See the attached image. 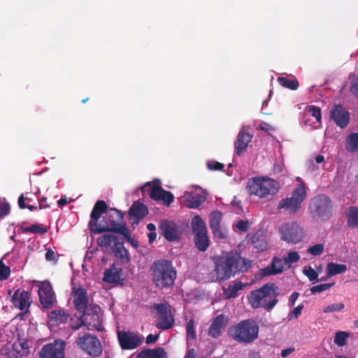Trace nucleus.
<instances>
[{"mask_svg":"<svg viewBox=\"0 0 358 358\" xmlns=\"http://www.w3.org/2000/svg\"><path fill=\"white\" fill-rule=\"evenodd\" d=\"M215 281L224 282L236 274L247 272L252 266V261L243 257L240 253L231 251L213 257Z\"/></svg>","mask_w":358,"mask_h":358,"instance_id":"nucleus-1","label":"nucleus"},{"mask_svg":"<svg viewBox=\"0 0 358 358\" xmlns=\"http://www.w3.org/2000/svg\"><path fill=\"white\" fill-rule=\"evenodd\" d=\"M152 281L159 289L172 287L177 276L172 262L166 259L155 261L150 267Z\"/></svg>","mask_w":358,"mask_h":358,"instance_id":"nucleus-2","label":"nucleus"},{"mask_svg":"<svg viewBox=\"0 0 358 358\" xmlns=\"http://www.w3.org/2000/svg\"><path fill=\"white\" fill-rule=\"evenodd\" d=\"M278 289L274 283H266L250 293L248 297L249 303L253 308L263 307L267 311H271L278 302Z\"/></svg>","mask_w":358,"mask_h":358,"instance_id":"nucleus-3","label":"nucleus"},{"mask_svg":"<svg viewBox=\"0 0 358 358\" xmlns=\"http://www.w3.org/2000/svg\"><path fill=\"white\" fill-rule=\"evenodd\" d=\"M123 214L119 210L111 208L108 214L103 217V224L95 228V234L114 232L122 235L127 241H131L130 231L123 222Z\"/></svg>","mask_w":358,"mask_h":358,"instance_id":"nucleus-4","label":"nucleus"},{"mask_svg":"<svg viewBox=\"0 0 358 358\" xmlns=\"http://www.w3.org/2000/svg\"><path fill=\"white\" fill-rule=\"evenodd\" d=\"M228 333L236 341L250 343L258 338L259 326L254 320L248 319L229 327Z\"/></svg>","mask_w":358,"mask_h":358,"instance_id":"nucleus-5","label":"nucleus"},{"mask_svg":"<svg viewBox=\"0 0 358 358\" xmlns=\"http://www.w3.org/2000/svg\"><path fill=\"white\" fill-rule=\"evenodd\" d=\"M248 188L250 194L263 199L276 194L280 189V184L268 177H257L249 180Z\"/></svg>","mask_w":358,"mask_h":358,"instance_id":"nucleus-6","label":"nucleus"},{"mask_svg":"<svg viewBox=\"0 0 358 358\" xmlns=\"http://www.w3.org/2000/svg\"><path fill=\"white\" fill-rule=\"evenodd\" d=\"M306 196L305 184H299L293 190L290 197H287L280 201L277 208L278 210L283 209L289 215H295L300 209Z\"/></svg>","mask_w":358,"mask_h":358,"instance_id":"nucleus-7","label":"nucleus"},{"mask_svg":"<svg viewBox=\"0 0 358 358\" xmlns=\"http://www.w3.org/2000/svg\"><path fill=\"white\" fill-rule=\"evenodd\" d=\"M309 209L313 217L327 219L332 213L331 201L326 195H317L310 200Z\"/></svg>","mask_w":358,"mask_h":358,"instance_id":"nucleus-8","label":"nucleus"},{"mask_svg":"<svg viewBox=\"0 0 358 358\" xmlns=\"http://www.w3.org/2000/svg\"><path fill=\"white\" fill-rule=\"evenodd\" d=\"M192 227L194 234L195 246L199 251L205 252L208 249L210 243L206 227L199 215L194 217Z\"/></svg>","mask_w":358,"mask_h":358,"instance_id":"nucleus-9","label":"nucleus"},{"mask_svg":"<svg viewBox=\"0 0 358 358\" xmlns=\"http://www.w3.org/2000/svg\"><path fill=\"white\" fill-rule=\"evenodd\" d=\"M281 240L288 243H297L304 238V231L296 222H291L282 224L280 229Z\"/></svg>","mask_w":358,"mask_h":358,"instance_id":"nucleus-10","label":"nucleus"},{"mask_svg":"<svg viewBox=\"0 0 358 358\" xmlns=\"http://www.w3.org/2000/svg\"><path fill=\"white\" fill-rule=\"evenodd\" d=\"M84 322L89 330L101 331L103 329V317L99 306L91 304L88 309L81 313Z\"/></svg>","mask_w":358,"mask_h":358,"instance_id":"nucleus-11","label":"nucleus"},{"mask_svg":"<svg viewBox=\"0 0 358 358\" xmlns=\"http://www.w3.org/2000/svg\"><path fill=\"white\" fill-rule=\"evenodd\" d=\"M154 308L156 309L158 316L156 327L162 330L171 329L174 324L171 306L168 303H155Z\"/></svg>","mask_w":358,"mask_h":358,"instance_id":"nucleus-12","label":"nucleus"},{"mask_svg":"<svg viewBox=\"0 0 358 358\" xmlns=\"http://www.w3.org/2000/svg\"><path fill=\"white\" fill-rule=\"evenodd\" d=\"M142 190L143 192H148L152 200L162 201L167 206L173 202V194L157 185H151L150 182H147L143 187Z\"/></svg>","mask_w":358,"mask_h":358,"instance_id":"nucleus-13","label":"nucleus"},{"mask_svg":"<svg viewBox=\"0 0 358 358\" xmlns=\"http://www.w3.org/2000/svg\"><path fill=\"white\" fill-rule=\"evenodd\" d=\"M76 344L80 349L93 357H98L102 352V348L96 336L91 334H85L76 340Z\"/></svg>","mask_w":358,"mask_h":358,"instance_id":"nucleus-14","label":"nucleus"},{"mask_svg":"<svg viewBox=\"0 0 358 358\" xmlns=\"http://www.w3.org/2000/svg\"><path fill=\"white\" fill-rule=\"evenodd\" d=\"M40 303L45 309H50L54 306L57 301L56 294L53 290L51 283L48 281L40 282L38 290Z\"/></svg>","mask_w":358,"mask_h":358,"instance_id":"nucleus-15","label":"nucleus"},{"mask_svg":"<svg viewBox=\"0 0 358 358\" xmlns=\"http://www.w3.org/2000/svg\"><path fill=\"white\" fill-rule=\"evenodd\" d=\"M71 296L75 309L80 314L85 312L92 304L89 303L90 299L86 289L81 286L72 288Z\"/></svg>","mask_w":358,"mask_h":358,"instance_id":"nucleus-16","label":"nucleus"},{"mask_svg":"<svg viewBox=\"0 0 358 358\" xmlns=\"http://www.w3.org/2000/svg\"><path fill=\"white\" fill-rule=\"evenodd\" d=\"M117 338L122 350H133L141 343V338L134 333L119 331Z\"/></svg>","mask_w":358,"mask_h":358,"instance_id":"nucleus-17","label":"nucleus"},{"mask_svg":"<svg viewBox=\"0 0 358 358\" xmlns=\"http://www.w3.org/2000/svg\"><path fill=\"white\" fill-rule=\"evenodd\" d=\"M185 205L189 208H197L206 200V194L202 189L185 192L183 196Z\"/></svg>","mask_w":358,"mask_h":358,"instance_id":"nucleus-18","label":"nucleus"},{"mask_svg":"<svg viewBox=\"0 0 358 358\" xmlns=\"http://www.w3.org/2000/svg\"><path fill=\"white\" fill-rule=\"evenodd\" d=\"M284 270L285 264L282 259L275 256L267 266L259 270L257 276L259 279H262L267 276L280 274Z\"/></svg>","mask_w":358,"mask_h":358,"instance_id":"nucleus-19","label":"nucleus"},{"mask_svg":"<svg viewBox=\"0 0 358 358\" xmlns=\"http://www.w3.org/2000/svg\"><path fill=\"white\" fill-rule=\"evenodd\" d=\"M64 343L55 341L45 345L39 355L41 358H64Z\"/></svg>","mask_w":358,"mask_h":358,"instance_id":"nucleus-20","label":"nucleus"},{"mask_svg":"<svg viewBox=\"0 0 358 358\" xmlns=\"http://www.w3.org/2000/svg\"><path fill=\"white\" fill-rule=\"evenodd\" d=\"M108 206L106 203L103 200L97 201L90 213V221L89 222L88 226L90 230L95 234V228H99L97 222L103 213L107 211Z\"/></svg>","mask_w":358,"mask_h":358,"instance_id":"nucleus-21","label":"nucleus"},{"mask_svg":"<svg viewBox=\"0 0 358 358\" xmlns=\"http://www.w3.org/2000/svg\"><path fill=\"white\" fill-rule=\"evenodd\" d=\"M13 305L20 310L28 311L32 301L30 299V293L27 291L17 289L11 296Z\"/></svg>","mask_w":358,"mask_h":358,"instance_id":"nucleus-22","label":"nucleus"},{"mask_svg":"<svg viewBox=\"0 0 358 358\" xmlns=\"http://www.w3.org/2000/svg\"><path fill=\"white\" fill-rule=\"evenodd\" d=\"M331 118L337 126L342 129L345 128L350 121V113L345 110L340 104L335 105L330 114Z\"/></svg>","mask_w":358,"mask_h":358,"instance_id":"nucleus-23","label":"nucleus"},{"mask_svg":"<svg viewBox=\"0 0 358 358\" xmlns=\"http://www.w3.org/2000/svg\"><path fill=\"white\" fill-rule=\"evenodd\" d=\"M148 214V208L145 205L139 201L134 202L129 210V217L131 220H133V224H138Z\"/></svg>","mask_w":358,"mask_h":358,"instance_id":"nucleus-24","label":"nucleus"},{"mask_svg":"<svg viewBox=\"0 0 358 358\" xmlns=\"http://www.w3.org/2000/svg\"><path fill=\"white\" fill-rule=\"evenodd\" d=\"M222 217V213L220 210H213L210 215L209 221V226L213 235L220 239H224L227 237L225 233L220 229Z\"/></svg>","mask_w":358,"mask_h":358,"instance_id":"nucleus-25","label":"nucleus"},{"mask_svg":"<svg viewBox=\"0 0 358 358\" xmlns=\"http://www.w3.org/2000/svg\"><path fill=\"white\" fill-rule=\"evenodd\" d=\"M227 316L223 314L217 315L210 325L208 335L215 338L219 337L222 334V331L227 327Z\"/></svg>","mask_w":358,"mask_h":358,"instance_id":"nucleus-26","label":"nucleus"},{"mask_svg":"<svg viewBox=\"0 0 358 358\" xmlns=\"http://www.w3.org/2000/svg\"><path fill=\"white\" fill-rule=\"evenodd\" d=\"M103 275V280L108 283L119 285L124 280L122 268L115 267L114 264L105 270Z\"/></svg>","mask_w":358,"mask_h":358,"instance_id":"nucleus-27","label":"nucleus"},{"mask_svg":"<svg viewBox=\"0 0 358 358\" xmlns=\"http://www.w3.org/2000/svg\"><path fill=\"white\" fill-rule=\"evenodd\" d=\"M252 135L244 130L239 131L237 139L234 142L235 153L238 156H241L247 150L248 143L252 141Z\"/></svg>","mask_w":358,"mask_h":358,"instance_id":"nucleus-28","label":"nucleus"},{"mask_svg":"<svg viewBox=\"0 0 358 358\" xmlns=\"http://www.w3.org/2000/svg\"><path fill=\"white\" fill-rule=\"evenodd\" d=\"M161 234L169 241H173L178 239L176 226L174 223L168 220H162L159 227Z\"/></svg>","mask_w":358,"mask_h":358,"instance_id":"nucleus-29","label":"nucleus"},{"mask_svg":"<svg viewBox=\"0 0 358 358\" xmlns=\"http://www.w3.org/2000/svg\"><path fill=\"white\" fill-rule=\"evenodd\" d=\"M49 321L54 325L66 323L70 317V314L62 309L54 310L48 315Z\"/></svg>","mask_w":358,"mask_h":358,"instance_id":"nucleus-30","label":"nucleus"},{"mask_svg":"<svg viewBox=\"0 0 358 358\" xmlns=\"http://www.w3.org/2000/svg\"><path fill=\"white\" fill-rule=\"evenodd\" d=\"M136 358H167L166 352L161 348L155 349H145L141 351L136 356Z\"/></svg>","mask_w":358,"mask_h":358,"instance_id":"nucleus-31","label":"nucleus"},{"mask_svg":"<svg viewBox=\"0 0 358 358\" xmlns=\"http://www.w3.org/2000/svg\"><path fill=\"white\" fill-rule=\"evenodd\" d=\"M113 251L115 257L120 259L122 264H126L130 262L128 250L124 248L123 242H115Z\"/></svg>","mask_w":358,"mask_h":358,"instance_id":"nucleus-32","label":"nucleus"},{"mask_svg":"<svg viewBox=\"0 0 358 358\" xmlns=\"http://www.w3.org/2000/svg\"><path fill=\"white\" fill-rule=\"evenodd\" d=\"M15 355L19 357L18 358L25 357L29 352V345L26 341H20L14 342L13 343Z\"/></svg>","mask_w":358,"mask_h":358,"instance_id":"nucleus-33","label":"nucleus"},{"mask_svg":"<svg viewBox=\"0 0 358 358\" xmlns=\"http://www.w3.org/2000/svg\"><path fill=\"white\" fill-rule=\"evenodd\" d=\"M346 271L347 266L345 264L330 262L328 263L327 265V277H331L337 274H341L345 273Z\"/></svg>","mask_w":358,"mask_h":358,"instance_id":"nucleus-34","label":"nucleus"},{"mask_svg":"<svg viewBox=\"0 0 358 358\" xmlns=\"http://www.w3.org/2000/svg\"><path fill=\"white\" fill-rule=\"evenodd\" d=\"M243 287L244 285L241 282H235L224 289V294L227 299L234 298L237 296L238 292L243 289Z\"/></svg>","mask_w":358,"mask_h":358,"instance_id":"nucleus-35","label":"nucleus"},{"mask_svg":"<svg viewBox=\"0 0 358 358\" xmlns=\"http://www.w3.org/2000/svg\"><path fill=\"white\" fill-rule=\"evenodd\" d=\"M345 148L350 152L358 151V133H352L348 136Z\"/></svg>","mask_w":358,"mask_h":358,"instance_id":"nucleus-36","label":"nucleus"},{"mask_svg":"<svg viewBox=\"0 0 358 358\" xmlns=\"http://www.w3.org/2000/svg\"><path fill=\"white\" fill-rule=\"evenodd\" d=\"M348 224L350 227H356L358 226V208L350 206L347 213Z\"/></svg>","mask_w":358,"mask_h":358,"instance_id":"nucleus-37","label":"nucleus"},{"mask_svg":"<svg viewBox=\"0 0 358 358\" xmlns=\"http://www.w3.org/2000/svg\"><path fill=\"white\" fill-rule=\"evenodd\" d=\"M278 83L282 87L292 90H296L299 88V83L298 80L294 79H289L287 77L278 78Z\"/></svg>","mask_w":358,"mask_h":358,"instance_id":"nucleus-38","label":"nucleus"},{"mask_svg":"<svg viewBox=\"0 0 358 358\" xmlns=\"http://www.w3.org/2000/svg\"><path fill=\"white\" fill-rule=\"evenodd\" d=\"M36 197L35 194L31 193H25L22 194L19 198H18V206L20 209H24L26 208V203L25 201L27 202V203H31L34 201V198Z\"/></svg>","mask_w":358,"mask_h":358,"instance_id":"nucleus-39","label":"nucleus"},{"mask_svg":"<svg viewBox=\"0 0 358 358\" xmlns=\"http://www.w3.org/2000/svg\"><path fill=\"white\" fill-rule=\"evenodd\" d=\"M350 334L346 331H337L334 337V343L338 346L343 347L348 343V338Z\"/></svg>","mask_w":358,"mask_h":358,"instance_id":"nucleus-40","label":"nucleus"},{"mask_svg":"<svg viewBox=\"0 0 358 358\" xmlns=\"http://www.w3.org/2000/svg\"><path fill=\"white\" fill-rule=\"evenodd\" d=\"M117 240L116 236L110 234H105L99 237L97 240L98 243L101 247L108 248L110 246L113 242L115 243Z\"/></svg>","mask_w":358,"mask_h":358,"instance_id":"nucleus-41","label":"nucleus"},{"mask_svg":"<svg viewBox=\"0 0 358 358\" xmlns=\"http://www.w3.org/2000/svg\"><path fill=\"white\" fill-rule=\"evenodd\" d=\"M300 259L299 253L296 251H291L287 253V257L282 259L285 266L288 264V268L291 266L293 263L297 262Z\"/></svg>","mask_w":358,"mask_h":358,"instance_id":"nucleus-42","label":"nucleus"},{"mask_svg":"<svg viewBox=\"0 0 358 358\" xmlns=\"http://www.w3.org/2000/svg\"><path fill=\"white\" fill-rule=\"evenodd\" d=\"M15 354L13 344H6L1 348V355L5 358H18L19 357L15 356Z\"/></svg>","mask_w":358,"mask_h":358,"instance_id":"nucleus-43","label":"nucleus"},{"mask_svg":"<svg viewBox=\"0 0 358 358\" xmlns=\"http://www.w3.org/2000/svg\"><path fill=\"white\" fill-rule=\"evenodd\" d=\"M23 232L43 234L47 232V229L42 224H36L24 228Z\"/></svg>","mask_w":358,"mask_h":358,"instance_id":"nucleus-44","label":"nucleus"},{"mask_svg":"<svg viewBox=\"0 0 358 358\" xmlns=\"http://www.w3.org/2000/svg\"><path fill=\"white\" fill-rule=\"evenodd\" d=\"M186 334L187 339H194L196 334L195 331V322L194 319H191L186 324Z\"/></svg>","mask_w":358,"mask_h":358,"instance_id":"nucleus-45","label":"nucleus"},{"mask_svg":"<svg viewBox=\"0 0 358 358\" xmlns=\"http://www.w3.org/2000/svg\"><path fill=\"white\" fill-rule=\"evenodd\" d=\"M252 243L259 251H263L267 248V243L257 235L253 236Z\"/></svg>","mask_w":358,"mask_h":358,"instance_id":"nucleus-46","label":"nucleus"},{"mask_svg":"<svg viewBox=\"0 0 358 358\" xmlns=\"http://www.w3.org/2000/svg\"><path fill=\"white\" fill-rule=\"evenodd\" d=\"M334 285V282L320 284L310 288L312 294L320 293L330 289Z\"/></svg>","mask_w":358,"mask_h":358,"instance_id":"nucleus-47","label":"nucleus"},{"mask_svg":"<svg viewBox=\"0 0 358 358\" xmlns=\"http://www.w3.org/2000/svg\"><path fill=\"white\" fill-rule=\"evenodd\" d=\"M345 307L343 303H336L327 306L324 310V313H329L342 310Z\"/></svg>","mask_w":358,"mask_h":358,"instance_id":"nucleus-48","label":"nucleus"},{"mask_svg":"<svg viewBox=\"0 0 358 358\" xmlns=\"http://www.w3.org/2000/svg\"><path fill=\"white\" fill-rule=\"evenodd\" d=\"M308 112L310 115L315 117L317 122H321L322 121V115H321V109L315 106H311L308 108Z\"/></svg>","mask_w":358,"mask_h":358,"instance_id":"nucleus-49","label":"nucleus"},{"mask_svg":"<svg viewBox=\"0 0 358 358\" xmlns=\"http://www.w3.org/2000/svg\"><path fill=\"white\" fill-rule=\"evenodd\" d=\"M308 252L314 256H319L324 252V245L318 243L310 247Z\"/></svg>","mask_w":358,"mask_h":358,"instance_id":"nucleus-50","label":"nucleus"},{"mask_svg":"<svg viewBox=\"0 0 358 358\" xmlns=\"http://www.w3.org/2000/svg\"><path fill=\"white\" fill-rule=\"evenodd\" d=\"M303 273L308 277L310 281L317 280L318 273L311 266H309L308 268H303Z\"/></svg>","mask_w":358,"mask_h":358,"instance_id":"nucleus-51","label":"nucleus"},{"mask_svg":"<svg viewBox=\"0 0 358 358\" xmlns=\"http://www.w3.org/2000/svg\"><path fill=\"white\" fill-rule=\"evenodd\" d=\"M10 273V269L8 266L0 262V280H4L8 278Z\"/></svg>","mask_w":358,"mask_h":358,"instance_id":"nucleus-52","label":"nucleus"},{"mask_svg":"<svg viewBox=\"0 0 358 358\" xmlns=\"http://www.w3.org/2000/svg\"><path fill=\"white\" fill-rule=\"evenodd\" d=\"M303 308V305H299L294 308V310H292L288 315L289 320H291L294 318H297L301 314V310Z\"/></svg>","mask_w":358,"mask_h":358,"instance_id":"nucleus-53","label":"nucleus"},{"mask_svg":"<svg viewBox=\"0 0 358 358\" xmlns=\"http://www.w3.org/2000/svg\"><path fill=\"white\" fill-rule=\"evenodd\" d=\"M10 212V206L8 203L0 204V218H3L8 215Z\"/></svg>","mask_w":358,"mask_h":358,"instance_id":"nucleus-54","label":"nucleus"},{"mask_svg":"<svg viewBox=\"0 0 358 358\" xmlns=\"http://www.w3.org/2000/svg\"><path fill=\"white\" fill-rule=\"evenodd\" d=\"M208 168L213 171H222L224 169V164L218 162H208Z\"/></svg>","mask_w":358,"mask_h":358,"instance_id":"nucleus-55","label":"nucleus"},{"mask_svg":"<svg viewBox=\"0 0 358 358\" xmlns=\"http://www.w3.org/2000/svg\"><path fill=\"white\" fill-rule=\"evenodd\" d=\"M45 259L48 262H53L55 264H56L57 262L55 252L50 248H48L46 250Z\"/></svg>","mask_w":358,"mask_h":358,"instance_id":"nucleus-56","label":"nucleus"},{"mask_svg":"<svg viewBox=\"0 0 358 358\" xmlns=\"http://www.w3.org/2000/svg\"><path fill=\"white\" fill-rule=\"evenodd\" d=\"M248 226H249L248 222L244 221L243 220H239L236 224V228L239 231H243V232H245L248 230Z\"/></svg>","mask_w":358,"mask_h":358,"instance_id":"nucleus-57","label":"nucleus"},{"mask_svg":"<svg viewBox=\"0 0 358 358\" xmlns=\"http://www.w3.org/2000/svg\"><path fill=\"white\" fill-rule=\"evenodd\" d=\"M83 326H86V324L84 322V320H83V318L81 315H80L78 320L76 323H71V329L75 330V331L79 329Z\"/></svg>","mask_w":358,"mask_h":358,"instance_id":"nucleus-58","label":"nucleus"},{"mask_svg":"<svg viewBox=\"0 0 358 358\" xmlns=\"http://www.w3.org/2000/svg\"><path fill=\"white\" fill-rule=\"evenodd\" d=\"M299 296V294L297 292H294L290 295L289 299V306H294L295 302H296V299H298Z\"/></svg>","mask_w":358,"mask_h":358,"instance_id":"nucleus-59","label":"nucleus"},{"mask_svg":"<svg viewBox=\"0 0 358 358\" xmlns=\"http://www.w3.org/2000/svg\"><path fill=\"white\" fill-rule=\"evenodd\" d=\"M38 208L45 209L50 208V205L47 203V198L43 197L38 200Z\"/></svg>","mask_w":358,"mask_h":358,"instance_id":"nucleus-60","label":"nucleus"},{"mask_svg":"<svg viewBox=\"0 0 358 358\" xmlns=\"http://www.w3.org/2000/svg\"><path fill=\"white\" fill-rule=\"evenodd\" d=\"M158 338H159L158 334L154 335V334H150L146 337L145 343L147 344L154 343L157 341Z\"/></svg>","mask_w":358,"mask_h":358,"instance_id":"nucleus-61","label":"nucleus"},{"mask_svg":"<svg viewBox=\"0 0 358 358\" xmlns=\"http://www.w3.org/2000/svg\"><path fill=\"white\" fill-rule=\"evenodd\" d=\"M259 129L265 131L273 130V128L271 125L264 122L259 124Z\"/></svg>","mask_w":358,"mask_h":358,"instance_id":"nucleus-62","label":"nucleus"},{"mask_svg":"<svg viewBox=\"0 0 358 358\" xmlns=\"http://www.w3.org/2000/svg\"><path fill=\"white\" fill-rule=\"evenodd\" d=\"M184 358H196L195 350L193 348L187 350Z\"/></svg>","mask_w":358,"mask_h":358,"instance_id":"nucleus-63","label":"nucleus"},{"mask_svg":"<svg viewBox=\"0 0 358 358\" xmlns=\"http://www.w3.org/2000/svg\"><path fill=\"white\" fill-rule=\"evenodd\" d=\"M350 91L358 98V81L351 86Z\"/></svg>","mask_w":358,"mask_h":358,"instance_id":"nucleus-64","label":"nucleus"}]
</instances>
